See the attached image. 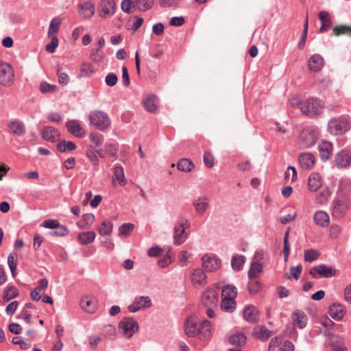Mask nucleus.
<instances>
[{"label":"nucleus","mask_w":351,"mask_h":351,"mask_svg":"<svg viewBox=\"0 0 351 351\" xmlns=\"http://www.w3.org/2000/svg\"><path fill=\"white\" fill-rule=\"evenodd\" d=\"M211 330L210 323L208 321L198 322L195 316L189 317L184 322V331L188 337H192L200 335L206 337L210 335Z\"/></svg>","instance_id":"1"},{"label":"nucleus","mask_w":351,"mask_h":351,"mask_svg":"<svg viewBox=\"0 0 351 351\" xmlns=\"http://www.w3.org/2000/svg\"><path fill=\"white\" fill-rule=\"evenodd\" d=\"M323 109V102L317 98H310L300 103L302 112L311 117L319 115Z\"/></svg>","instance_id":"2"},{"label":"nucleus","mask_w":351,"mask_h":351,"mask_svg":"<svg viewBox=\"0 0 351 351\" xmlns=\"http://www.w3.org/2000/svg\"><path fill=\"white\" fill-rule=\"evenodd\" d=\"M202 302L204 306L208 308L206 315L209 317L214 316V308L217 306L218 304V293L213 289H207L204 292Z\"/></svg>","instance_id":"3"},{"label":"nucleus","mask_w":351,"mask_h":351,"mask_svg":"<svg viewBox=\"0 0 351 351\" xmlns=\"http://www.w3.org/2000/svg\"><path fill=\"white\" fill-rule=\"evenodd\" d=\"M89 119L90 123L100 130H106L110 124L108 115L100 110H95L90 112Z\"/></svg>","instance_id":"4"},{"label":"nucleus","mask_w":351,"mask_h":351,"mask_svg":"<svg viewBox=\"0 0 351 351\" xmlns=\"http://www.w3.org/2000/svg\"><path fill=\"white\" fill-rule=\"evenodd\" d=\"M117 3L114 0H99L97 5V14L102 19H107L115 13Z\"/></svg>","instance_id":"5"},{"label":"nucleus","mask_w":351,"mask_h":351,"mask_svg":"<svg viewBox=\"0 0 351 351\" xmlns=\"http://www.w3.org/2000/svg\"><path fill=\"white\" fill-rule=\"evenodd\" d=\"M189 227V223L187 219H180L174 226L173 239L174 242L177 245H180L185 241L187 239V234L185 230Z\"/></svg>","instance_id":"6"},{"label":"nucleus","mask_w":351,"mask_h":351,"mask_svg":"<svg viewBox=\"0 0 351 351\" xmlns=\"http://www.w3.org/2000/svg\"><path fill=\"white\" fill-rule=\"evenodd\" d=\"M348 130V122L342 117L332 119L328 122V132L332 135H340Z\"/></svg>","instance_id":"7"},{"label":"nucleus","mask_w":351,"mask_h":351,"mask_svg":"<svg viewBox=\"0 0 351 351\" xmlns=\"http://www.w3.org/2000/svg\"><path fill=\"white\" fill-rule=\"evenodd\" d=\"M317 138V132L315 130H303L298 137V146L300 148H308L315 144Z\"/></svg>","instance_id":"8"},{"label":"nucleus","mask_w":351,"mask_h":351,"mask_svg":"<svg viewBox=\"0 0 351 351\" xmlns=\"http://www.w3.org/2000/svg\"><path fill=\"white\" fill-rule=\"evenodd\" d=\"M119 331L127 337H131L138 329V323L132 318H123L119 324Z\"/></svg>","instance_id":"9"},{"label":"nucleus","mask_w":351,"mask_h":351,"mask_svg":"<svg viewBox=\"0 0 351 351\" xmlns=\"http://www.w3.org/2000/svg\"><path fill=\"white\" fill-rule=\"evenodd\" d=\"M14 71L10 64L0 63V84L9 86L14 82Z\"/></svg>","instance_id":"10"},{"label":"nucleus","mask_w":351,"mask_h":351,"mask_svg":"<svg viewBox=\"0 0 351 351\" xmlns=\"http://www.w3.org/2000/svg\"><path fill=\"white\" fill-rule=\"evenodd\" d=\"M335 162L339 169H346L351 166V150L343 149L337 153Z\"/></svg>","instance_id":"11"},{"label":"nucleus","mask_w":351,"mask_h":351,"mask_svg":"<svg viewBox=\"0 0 351 351\" xmlns=\"http://www.w3.org/2000/svg\"><path fill=\"white\" fill-rule=\"evenodd\" d=\"M337 271L331 266L320 265L312 268L310 274L314 278H330L335 276Z\"/></svg>","instance_id":"12"},{"label":"nucleus","mask_w":351,"mask_h":351,"mask_svg":"<svg viewBox=\"0 0 351 351\" xmlns=\"http://www.w3.org/2000/svg\"><path fill=\"white\" fill-rule=\"evenodd\" d=\"M220 265V260L215 256L206 254L202 257V267L206 271H215L219 268Z\"/></svg>","instance_id":"13"},{"label":"nucleus","mask_w":351,"mask_h":351,"mask_svg":"<svg viewBox=\"0 0 351 351\" xmlns=\"http://www.w3.org/2000/svg\"><path fill=\"white\" fill-rule=\"evenodd\" d=\"M95 4L92 1H86L78 5L79 15L84 19H90L95 14Z\"/></svg>","instance_id":"14"},{"label":"nucleus","mask_w":351,"mask_h":351,"mask_svg":"<svg viewBox=\"0 0 351 351\" xmlns=\"http://www.w3.org/2000/svg\"><path fill=\"white\" fill-rule=\"evenodd\" d=\"M318 150L319 153L320 158L322 160H328L333 152V146L332 144L326 140H322L318 145Z\"/></svg>","instance_id":"15"},{"label":"nucleus","mask_w":351,"mask_h":351,"mask_svg":"<svg viewBox=\"0 0 351 351\" xmlns=\"http://www.w3.org/2000/svg\"><path fill=\"white\" fill-rule=\"evenodd\" d=\"M191 280L195 287H202L206 285V276L201 269H195L191 275Z\"/></svg>","instance_id":"16"},{"label":"nucleus","mask_w":351,"mask_h":351,"mask_svg":"<svg viewBox=\"0 0 351 351\" xmlns=\"http://www.w3.org/2000/svg\"><path fill=\"white\" fill-rule=\"evenodd\" d=\"M273 334V331L268 330L263 325L254 326L252 332L254 338L263 341H267Z\"/></svg>","instance_id":"17"},{"label":"nucleus","mask_w":351,"mask_h":351,"mask_svg":"<svg viewBox=\"0 0 351 351\" xmlns=\"http://www.w3.org/2000/svg\"><path fill=\"white\" fill-rule=\"evenodd\" d=\"M324 61L319 54H314L310 57L308 61V67L311 71L319 72L324 66Z\"/></svg>","instance_id":"18"},{"label":"nucleus","mask_w":351,"mask_h":351,"mask_svg":"<svg viewBox=\"0 0 351 351\" xmlns=\"http://www.w3.org/2000/svg\"><path fill=\"white\" fill-rule=\"evenodd\" d=\"M152 305L151 300L149 297H140L136 298L133 304L128 306L130 311L136 312L143 308H147Z\"/></svg>","instance_id":"19"},{"label":"nucleus","mask_w":351,"mask_h":351,"mask_svg":"<svg viewBox=\"0 0 351 351\" xmlns=\"http://www.w3.org/2000/svg\"><path fill=\"white\" fill-rule=\"evenodd\" d=\"M300 165L302 169H311L315 162V158L313 154L311 153L301 154L298 157Z\"/></svg>","instance_id":"20"},{"label":"nucleus","mask_w":351,"mask_h":351,"mask_svg":"<svg viewBox=\"0 0 351 351\" xmlns=\"http://www.w3.org/2000/svg\"><path fill=\"white\" fill-rule=\"evenodd\" d=\"M291 318L295 327L303 328L307 324L308 318L303 311H297L294 312L291 315Z\"/></svg>","instance_id":"21"},{"label":"nucleus","mask_w":351,"mask_h":351,"mask_svg":"<svg viewBox=\"0 0 351 351\" xmlns=\"http://www.w3.org/2000/svg\"><path fill=\"white\" fill-rule=\"evenodd\" d=\"M345 313V307L341 304L334 303L329 307V314L334 319L341 320Z\"/></svg>","instance_id":"22"},{"label":"nucleus","mask_w":351,"mask_h":351,"mask_svg":"<svg viewBox=\"0 0 351 351\" xmlns=\"http://www.w3.org/2000/svg\"><path fill=\"white\" fill-rule=\"evenodd\" d=\"M313 219L317 226L322 228H326L330 224V217L326 212L323 210L316 211Z\"/></svg>","instance_id":"23"},{"label":"nucleus","mask_w":351,"mask_h":351,"mask_svg":"<svg viewBox=\"0 0 351 351\" xmlns=\"http://www.w3.org/2000/svg\"><path fill=\"white\" fill-rule=\"evenodd\" d=\"M322 186V179L317 173H312L308 180V188L311 191H317Z\"/></svg>","instance_id":"24"},{"label":"nucleus","mask_w":351,"mask_h":351,"mask_svg":"<svg viewBox=\"0 0 351 351\" xmlns=\"http://www.w3.org/2000/svg\"><path fill=\"white\" fill-rule=\"evenodd\" d=\"M60 134L58 130L53 127L47 126L42 131L43 138L48 141L55 142L60 138Z\"/></svg>","instance_id":"25"},{"label":"nucleus","mask_w":351,"mask_h":351,"mask_svg":"<svg viewBox=\"0 0 351 351\" xmlns=\"http://www.w3.org/2000/svg\"><path fill=\"white\" fill-rule=\"evenodd\" d=\"M258 316L259 312L254 306L249 305L243 310V317L249 322H256L258 319Z\"/></svg>","instance_id":"26"},{"label":"nucleus","mask_w":351,"mask_h":351,"mask_svg":"<svg viewBox=\"0 0 351 351\" xmlns=\"http://www.w3.org/2000/svg\"><path fill=\"white\" fill-rule=\"evenodd\" d=\"M66 127L69 132L76 137H82L85 135L84 130L77 121L71 120L68 121Z\"/></svg>","instance_id":"27"},{"label":"nucleus","mask_w":351,"mask_h":351,"mask_svg":"<svg viewBox=\"0 0 351 351\" xmlns=\"http://www.w3.org/2000/svg\"><path fill=\"white\" fill-rule=\"evenodd\" d=\"M114 179L112 181V185L114 187L116 182L121 186H125L127 183L126 179L124 176L123 169L121 166H116L113 169Z\"/></svg>","instance_id":"28"},{"label":"nucleus","mask_w":351,"mask_h":351,"mask_svg":"<svg viewBox=\"0 0 351 351\" xmlns=\"http://www.w3.org/2000/svg\"><path fill=\"white\" fill-rule=\"evenodd\" d=\"M246 336L244 333L237 332L229 337V342L235 346H243L246 343Z\"/></svg>","instance_id":"29"},{"label":"nucleus","mask_w":351,"mask_h":351,"mask_svg":"<svg viewBox=\"0 0 351 351\" xmlns=\"http://www.w3.org/2000/svg\"><path fill=\"white\" fill-rule=\"evenodd\" d=\"M319 19L322 22V25L319 29V32H324L328 30L332 25V21L329 13L326 11L320 12L319 13Z\"/></svg>","instance_id":"30"},{"label":"nucleus","mask_w":351,"mask_h":351,"mask_svg":"<svg viewBox=\"0 0 351 351\" xmlns=\"http://www.w3.org/2000/svg\"><path fill=\"white\" fill-rule=\"evenodd\" d=\"M95 232L88 231L80 233L77 236V240L82 245H86L92 243L95 239Z\"/></svg>","instance_id":"31"},{"label":"nucleus","mask_w":351,"mask_h":351,"mask_svg":"<svg viewBox=\"0 0 351 351\" xmlns=\"http://www.w3.org/2000/svg\"><path fill=\"white\" fill-rule=\"evenodd\" d=\"M80 305L82 308L88 313H93L96 309L95 302L90 298L87 296L82 298Z\"/></svg>","instance_id":"32"},{"label":"nucleus","mask_w":351,"mask_h":351,"mask_svg":"<svg viewBox=\"0 0 351 351\" xmlns=\"http://www.w3.org/2000/svg\"><path fill=\"white\" fill-rule=\"evenodd\" d=\"M237 295V288L232 285L225 286L221 291V298L234 300Z\"/></svg>","instance_id":"33"},{"label":"nucleus","mask_w":351,"mask_h":351,"mask_svg":"<svg viewBox=\"0 0 351 351\" xmlns=\"http://www.w3.org/2000/svg\"><path fill=\"white\" fill-rule=\"evenodd\" d=\"M8 126L9 131L15 135H22L25 132L23 125L19 121H12L8 123Z\"/></svg>","instance_id":"34"},{"label":"nucleus","mask_w":351,"mask_h":351,"mask_svg":"<svg viewBox=\"0 0 351 351\" xmlns=\"http://www.w3.org/2000/svg\"><path fill=\"white\" fill-rule=\"evenodd\" d=\"M263 271V265L261 263H252L248 271L249 278L256 279Z\"/></svg>","instance_id":"35"},{"label":"nucleus","mask_w":351,"mask_h":351,"mask_svg":"<svg viewBox=\"0 0 351 351\" xmlns=\"http://www.w3.org/2000/svg\"><path fill=\"white\" fill-rule=\"evenodd\" d=\"M177 167L180 171L189 172L194 168V165L191 160L183 158L179 160Z\"/></svg>","instance_id":"36"},{"label":"nucleus","mask_w":351,"mask_h":351,"mask_svg":"<svg viewBox=\"0 0 351 351\" xmlns=\"http://www.w3.org/2000/svg\"><path fill=\"white\" fill-rule=\"evenodd\" d=\"M112 230V223L110 221H104L98 227V232L101 236L110 234Z\"/></svg>","instance_id":"37"},{"label":"nucleus","mask_w":351,"mask_h":351,"mask_svg":"<svg viewBox=\"0 0 351 351\" xmlns=\"http://www.w3.org/2000/svg\"><path fill=\"white\" fill-rule=\"evenodd\" d=\"M19 295L18 289L14 286H10L6 288L3 293V300L8 302L12 298H16Z\"/></svg>","instance_id":"38"},{"label":"nucleus","mask_w":351,"mask_h":351,"mask_svg":"<svg viewBox=\"0 0 351 351\" xmlns=\"http://www.w3.org/2000/svg\"><path fill=\"white\" fill-rule=\"evenodd\" d=\"M60 24L61 19L60 18H54L51 20L48 30V36L49 37L53 36L58 32Z\"/></svg>","instance_id":"39"},{"label":"nucleus","mask_w":351,"mask_h":351,"mask_svg":"<svg viewBox=\"0 0 351 351\" xmlns=\"http://www.w3.org/2000/svg\"><path fill=\"white\" fill-rule=\"evenodd\" d=\"M261 289L260 282L254 278H250L247 284V290L250 294H256Z\"/></svg>","instance_id":"40"},{"label":"nucleus","mask_w":351,"mask_h":351,"mask_svg":"<svg viewBox=\"0 0 351 351\" xmlns=\"http://www.w3.org/2000/svg\"><path fill=\"white\" fill-rule=\"evenodd\" d=\"M8 264L10 269L12 276L15 278L16 276L17 255L10 254L8 257Z\"/></svg>","instance_id":"41"},{"label":"nucleus","mask_w":351,"mask_h":351,"mask_svg":"<svg viewBox=\"0 0 351 351\" xmlns=\"http://www.w3.org/2000/svg\"><path fill=\"white\" fill-rule=\"evenodd\" d=\"M221 307L225 311L232 312L236 307L235 300L222 298Z\"/></svg>","instance_id":"42"},{"label":"nucleus","mask_w":351,"mask_h":351,"mask_svg":"<svg viewBox=\"0 0 351 351\" xmlns=\"http://www.w3.org/2000/svg\"><path fill=\"white\" fill-rule=\"evenodd\" d=\"M145 108L149 112H154L156 109V97L154 95L148 96L143 101Z\"/></svg>","instance_id":"43"},{"label":"nucleus","mask_w":351,"mask_h":351,"mask_svg":"<svg viewBox=\"0 0 351 351\" xmlns=\"http://www.w3.org/2000/svg\"><path fill=\"white\" fill-rule=\"evenodd\" d=\"M332 33L335 36L346 34L351 36V27L348 25H338L332 29Z\"/></svg>","instance_id":"44"},{"label":"nucleus","mask_w":351,"mask_h":351,"mask_svg":"<svg viewBox=\"0 0 351 351\" xmlns=\"http://www.w3.org/2000/svg\"><path fill=\"white\" fill-rule=\"evenodd\" d=\"M134 225L131 223H124L119 227V235L120 237H128L133 231Z\"/></svg>","instance_id":"45"},{"label":"nucleus","mask_w":351,"mask_h":351,"mask_svg":"<svg viewBox=\"0 0 351 351\" xmlns=\"http://www.w3.org/2000/svg\"><path fill=\"white\" fill-rule=\"evenodd\" d=\"M58 149L61 152H64L66 150L73 151L75 149L76 145L71 141H62L58 144Z\"/></svg>","instance_id":"46"},{"label":"nucleus","mask_w":351,"mask_h":351,"mask_svg":"<svg viewBox=\"0 0 351 351\" xmlns=\"http://www.w3.org/2000/svg\"><path fill=\"white\" fill-rule=\"evenodd\" d=\"M94 73L93 66L90 63L84 62L80 65V75L81 77L89 76Z\"/></svg>","instance_id":"47"},{"label":"nucleus","mask_w":351,"mask_h":351,"mask_svg":"<svg viewBox=\"0 0 351 351\" xmlns=\"http://www.w3.org/2000/svg\"><path fill=\"white\" fill-rule=\"evenodd\" d=\"M154 0H135L138 8L141 11L150 9L154 4Z\"/></svg>","instance_id":"48"},{"label":"nucleus","mask_w":351,"mask_h":351,"mask_svg":"<svg viewBox=\"0 0 351 351\" xmlns=\"http://www.w3.org/2000/svg\"><path fill=\"white\" fill-rule=\"evenodd\" d=\"M245 257L243 256H236L232 259V266L235 270H240L243 267L245 263Z\"/></svg>","instance_id":"49"},{"label":"nucleus","mask_w":351,"mask_h":351,"mask_svg":"<svg viewBox=\"0 0 351 351\" xmlns=\"http://www.w3.org/2000/svg\"><path fill=\"white\" fill-rule=\"evenodd\" d=\"M123 12L130 14L134 12V3L132 0H123L121 4Z\"/></svg>","instance_id":"50"},{"label":"nucleus","mask_w":351,"mask_h":351,"mask_svg":"<svg viewBox=\"0 0 351 351\" xmlns=\"http://www.w3.org/2000/svg\"><path fill=\"white\" fill-rule=\"evenodd\" d=\"M319 253L315 250H306L304 251V261L312 262L318 258Z\"/></svg>","instance_id":"51"},{"label":"nucleus","mask_w":351,"mask_h":351,"mask_svg":"<svg viewBox=\"0 0 351 351\" xmlns=\"http://www.w3.org/2000/svg\"><path fill=\"white\" fill-rule=\"evenodd\" d=\"M308 14H307L306 16V19H305L303 34H302L301 40L298 44V47L300 49H303V47L305 45V42L306 40L307 32H308Z\"/></svg>","instance_id":"52"},{"label":"nucleus","mask_w":351,"mask_h":351,"mask_svg":"<svg viewBox=\"0 0 351 351\" xmlns=\"http://www.w3.org/2000/svg\"><path fill=\"white\" fill-rule=\"evenodd\" d=\"M285 178L287 181H291V182H295L297 180V171L295 167H289L285 172Z\"/></svg>","instance_id":"53"},{"label":"nucleus","mask_w":351,"mask_h":351,"mask_svg":"<svg viewBox=\"0 0 351 351\" xmlns=\"http://www.w3.org/2000/svg\"><path fill=\"white\" fill-rule=\"evenodd\" d=\"M196 210L198 213H204L206 211V210L208 208V202L206 199H198L195 204H194Z\"/></svg>","instance_id":"54"},{"label":"nucleus","mask_w":351,"mask_h":351,"mask_svg":"<svg viewBox=\"0 0 351 351\" xmlns=\"http://www.w3.org/2000/svg\"><path fill=\"white\" fill-rule=\"evenodd\" d=\"M51 42L49 43H48L45 47L46 50L49 53L54 52L58 45V39L57 36H51Z\"/></svg>","instance_id":"55"},{"label":"nucleus","mask_w":351,"mask_h":351,"mask_svg":"<svg viewBox=\"0 0 351 351\" xmlns=\"http://www.w3.org/2000/svg\"><path fill=\"white\" fill-rule=\"evenodd\" d=\"M95 221V216L93 214L87 213L83 215V223L84 225H79L80 228H84V226L90 227Z\"/></svg>","instance_id":"56"},{"label":"nucleus","mask_w":351,"mask_h":351,"mask_svg":"<svg viewBox=\"0 0 351 351\" xmlns=\"http://www.w3.org/2000/svg\"><path fill=\"white\" fill-rule=\"evenodd\" d=\"M204 162L205 165L208 168H211L214 166V157L211 153L208 152H204Z\"/></svg>","instance_id":"57"},{"label":"nucleus","mask_w":351,"mask_h":351,"mask_svg":"<svg viewBox=\"0 0 351 351\" xmlns=\"http://www.w3.org/2000/svg\"><path fill=\"white\" fill-rule=\"evenodd\" d=\"M282 343V339L280 337L272 338L269 342L268 351H274V348L277 346H279L280 348Z\"/></svg>","instance_id":"58"},{"label":"nucleus","mask_w":351,"mask_h":351,"mask_svg":"<svg viewBox=\"0 0 351 351\" xmlns=\"http://www.w3.org/2000/svg\"><path fill=\"white\" fill-rule=\"evenodd\" d=\"M329 196V192L328 191H324L320 192L316 198V200L319 204H324L328 201V197Z\"/></svg>","instance_id":"59"},{"label":"nucleus","mask_w":351,"mask_h":351,"mask_svg":"<svg viewBox=\"0 0 351 351\" xmlns=\"http://www.w3.org/2000/svg\"><path fill=\"white\" fill-rule=\"evenodd\" d=\"M56 89L55 85L49 84L43 82L40 85V90L42 93H53Z\"/></svg>","instance_id":"60"},{"label":"nucleus","mask_w":351,"mask_h":351,"mask_svg":"<svg viewBox=\"0 0 351 351\" xmlns=\"http://www.w3.org/2000/svg\"><path fill=\"white\" fill-rule=\"evenodd\" d=\"M57 73L58 74V82L62 85H66L69 83V75L65 73H60V69L58 66Z\"/></svg>","instance_id":"61"},{"label":"nucleus","mask_w":351,"mask_h":351,"mask_svg":"<svg viewBox=\"0 0 351 351\" xmlns=\"http://www.w3.org/2000/svg\"><path fill=\"white\" fill-rule=\"evenodd\" d=\"M43 226L49 229H54L60 227V223L57 220L47 219L43 222Z\"/></svg>","instance_id":"62"},{"label":"nucleus","mask_w":351,"mask_h":351,"mask_svg":"<svg viewBox=\"0 0 351 351\" xmlns=\"http://www.w3.org/2000/svg\"><path fill=\"white\" fill-rule=\"evenodd\" d=\"M191 256V254L187 251L183 250L180 253L178 256L179 262L180 265H185L188 259Z\"/></svg>","instance_id":"63"},{"label":"nucleus","mask_w":351,"mask_h":351,"mask_svg":"<svg viewBox=\"0 0 351 351\" xmlns=\"http://www.w3.org/2000/svg\"><path fill=\"white\" fill-rule=\"evenodd\" d=\"M294 345L289 341L282 343L278 351H294Z\"/></svg>","instance_id":"64"}]
</instances>
